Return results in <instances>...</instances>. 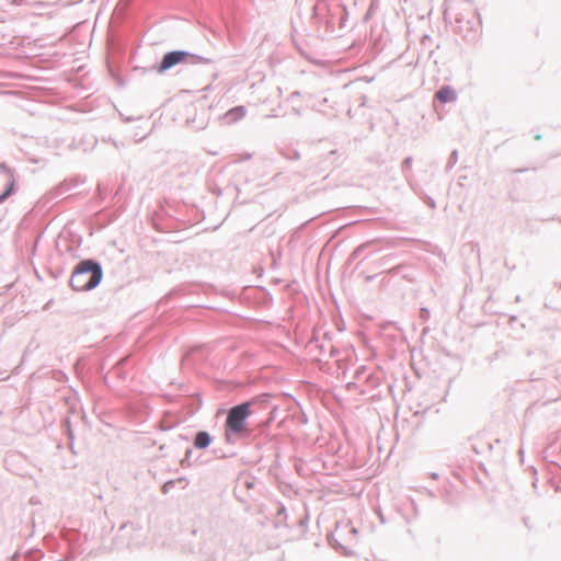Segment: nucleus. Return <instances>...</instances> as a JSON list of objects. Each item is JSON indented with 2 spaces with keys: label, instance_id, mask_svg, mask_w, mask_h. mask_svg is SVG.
<instances>
[{
  "label": "nucleus",
  "instance_id": "obj_2",
  "mask_svg": "<svg viewBox=\"0 0 561 561\" xmlns=\"http://www.w3.org/2000/svg\"><path fill=\"white\" fill-rule=\"evenodd\" d=\"M102 278V270L98 263L82 261L77 265L70 277V285L75 290L84 291L94 288Z\"/></svg>",
  "mask_w": 561,
  "mask_h": 561
},
{
  "label": "nucleus",
  "instance_id": "obj_4",
  "mask_svg": "<svg viewBox=\"0 0 561 561\" xmlns=\"http://www.w3.org/2000/svg\"><path fill=\"white\" fill-rule=\"evenodd\" d=\"M211 438L206 432H198L194 439V446L198 449H203L209 446Z\"/></svg>",
  "mask_w": 561,
  "mask_h": 561
},
{
  "label": "nucleus",
  "instance_id": "obj_6",
  "mask_svg": "<svg viewBox=\"0 0 561 561\" xmlns=\"http://www.w3.org/2000/svg\"><path fill=\"white\" fill-rule=\"evenodd\" d=\"M13 186H14V182L10 181L5 192L2 195H0V202L4 201L11 194Z\"/></svg>",
  "mask_w": 561,
  "mask_h": 561
},
{
  "label": "nucleus",
  "instance_id": "obj_3",
  "mask_svg": "<svg viewBox=\"0 0 561 561\" xmlns=\"http://www.w3.org/2000/svg\"><path fill=\"white\" fill-rule=\"evenodd\" d=\"M191 55L187 51L181 50L165 54L160 66L158 67V72L163 73L175 65L184 62Z\"/></svg>",
  "mask_w": 561,
  "mask_h": 561
},
{
  "label": "nucleus",
  "instance_id": "obj_5",
  "mask_svg": "<svg viewBox=\"0 0 561 561\" xmlns=\"http://www.w3.org/2000/svg\"><path fill=\"white\" fill-rule=\"evenodd\" d=\"M436 98L443 102V103H446V102H451L456 99V94L454 92V90L449 87H443L437 93H436Z\"/></svg>",
  "mask_w": 561,
  "mask_h": 561
},
{
  "label": "nucleus",
  "instance_id": "obj_1",
  "mask_svg": "<svg viewBox=\"0 0 561 561\" xmlns=\"http://www.w3.org/2000/svg\"><path fill=\"white\" fill-rule=\"evenodd\" d=\"M251 404L249 402L241 403L231 408L225 424V439L232 443L236 438L247 436L249 434L247 420L251 415Z\"/></svg>",
  "mask_w": 561,
  "mask_h": 561
}]
</instances>
